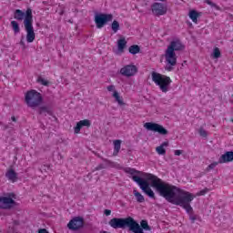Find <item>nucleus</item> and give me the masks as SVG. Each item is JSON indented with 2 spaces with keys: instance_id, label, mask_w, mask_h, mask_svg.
Listing matches in <instances>:
<instances>
[{
  "instance_id": "42",
  "label": "nucleus",
  "mask_w": 233,
  "mask_h": 233,
  "mask_svg": "<svg viewBox=\"0 0 233 233\" xmlns=\"http://www.w3.org/2000/svg\"><path fill=\"white\" fill-rule=\"evenodd\" d=\"M11 119H12V121H14V123L17 122V119L15 118V116H12Z\"/></svg>"
},
{
  "instance_id": "21",
  "label": "nucleus",
  "mask_w": 233,
  "mask_h": 233,
  "mask_svg": "<svg viewBox=\"0 0 233 233\" xmlns=\"http://www.w3.org/2000/svg\"><path fill=\"white\" fill-rule=\"evenodd\" d=\"M119 150H121V140H115L113 156H117Z\"/></svg>"
},
{
  "instance_id": "33",
  "label": "nucleus",
  "mask_w": 233,
  "mask_h": 233,
  "mask_svg": "<svg viewBox=\"0 0 233 233\" xmlns=\"http://www.w3.org/2000/svg\"><path fill=\"white\" fill-rule=\"evenodd\" d=\"M218 165H219V162H213V163H211V164L207 167V170H212V169L216 168V167H218Z\"/></svg>"
},
{
  "instance_id": "5",
  "label": "nucleus",
  "mask_w": 233,
  "mask_h": 233,
  "mask_svg": "<svg viewBox=\"0 0 233 233\" xmlns=\"http://www.w3.org/2000/svg\"><path fill=\"white\" fill-rule=\"evenodd\" d=\"M25 99L29 108H37L43 103V96L35 89L27 91Z\"/></svg>"
},
{
  "instance_id": "36",
  "label": "nucleus",
  "mask_w": 233,
  "mask_h": 233,
  "mask_svg": "<svg viewBox=\"0 0 233 233\" xmlns=\"http://www.w3.org/2000/svg\"><path fill=\"white\" fill-rule=\"evenodd\" d=\"M103 168H106L105 165H104V164H100V165H98V166L95 168V170H103Z\"/></svg>"
},
{
  "instance_id": "25",
  "label": "nucleus",
  "mask_w": 233,
  "mask_h": 233,
  "mask_svg": "<svg viewBox=\"0 0 233 233\" xmlns=\"http://www.w3.org/2000/svg\"><path fill=\"white\" fill-rule=\"evenodd\" d=\"M119 22L117 20H114L111 24V29L114 32V34H117L119 32Z\"/></svg>"
},
{
  "instance_id": "37",
  "label": "nucleus",
  "mask_w": 233,
  "mask_h": 233,
  "mask_svg": "<svg viewBox=\"0 0 233 233\" xmlns=\"http://www.w3.org/2000/svg\"><path fill=\"white\" fill-rule=\"evenodd\" d=\"M104 214H105V216H110V214H112V210L105 209Z\"/></svg>"
},
{
  "instance_id": "27",
  "label": "nucleus",
  "mask_w": 233,
  "mask_h": 233,
  "mask_svg": "<svg viewBox=\"0 0 233 233\" xmlns=\"http://www.w3.org/2000/svg\"><path fill=\"white\" fill-rule=\"evenodd\" d=\"M37 83H40V85H43L44 86H48L50 85V82L41 76L37 78Z\"/></svg>"
},
{
  "instance_id": "15",
  "label": "nucleus",
  "mask_w": 233,
  "mask_h": 233,
  "mask_svg": "<svg viewBox=\"0 0 233 233\" xmlns=\"http://www.w3.org/2000/svg\"><path fill=\"white\" fill-rule=\"evenodd\" d=\"M233 161V151H227L225 154L221 155L218 159L219 165H223V163H230Z\"/></svg>"
},
{
  "instance_id": "40",
  "label": "nucleus",
  "mask_w": 233,
  "mask_h": 233,
  "mask_svg": "<svg viewBox=\"0 0 233 233\" xmlns=\"http://www.w3.org/2000/svg\"><path fill=\"white\" fill-rule=\"evenodd\" d=\"M38 233H50V232H48V230H46V228H41L38 230Z\"/></svg>"
},
{
  "instance_id": "28",
  "label": "nucleus",
  "mask_w": 233,
  "mask_h": 233,
  "mask_svg": "<svg viewBox=\"0 0 233 233\" xmlns=\"http://www.w3.org/2000/svg\"><path fill=\"white\" fill-rule=\"evenodd\" d=\"M213 57L215 59H218V57H221V51H219V48L216 47L213 51Z\"/></svg>"
},
{
  "instance_id": "20",
  "label": "nucleus",
  "mask_w": 233,
  "mask_h": 233,
  "mask_svg": "<svg viewBox=\"0 0 233 233\" xmlns=\"http://www.w3.org/2000/svg\"><path fill=\"white\" fill-rule=\"evenodd\" d=\"M112 97L115 98L116 103H118L119 106H124L125 102L123 101V97L119 96V92L114 91Z\"/></svg>"
},
{
  "instance_id": "29",
  "label": "nucleus",
  "mask_w": 233,
  "mask_h": 233,
  "mask_svg": "<svg viewBox=\"0 0 233 233\" xmlns=\"http://www.w3.org/2000/svg\"><path fill=\"white\" fill-rule=\"evenodd\" d=\"M79 123L82 127H90V125H92V123L88 119L80 120Z\"/></svg>"
},
{
  "instance_id": "2",
  "label": "nucleus",
  "mask_w": 233,
  "mask_h": 233,
  "mask_svg": "<svg viewBox=\"0 0 233 233\" xmlns=\"http://www.w3.org/2000/svg\"><path fill=\"white\" fill-rule=\"evenodd\" d=\"M124 172L132 176L131 179H133L135 183L138 185L141 190L144 191L145 194L148 196V198H151V199H156V194L154 193L152 188H150V184L148 183V181H151V187L154 188V187L152 186V179H149V177L150 176H153L154 177H157V179L161 178L157 177L156 175H152L150 173H143L132 167L124 168Z\"/></svg>"
},
{
  "instance_id": "8",
  "label": "nucleus",
  "mask_w": 233,
  "mask_h": 233,
  "mask_svg": "<svg viewBox=\"0 0 233 233\" xmlns=\"http://www.w3.org/2000/svg\"><path fill=\"white\" fill-rule=\"evenodd\" d=\"M16 196L15 193H8L6 197H0V208L5 210L9 208H14V207L17 206V202H15Z\"/></svg>"
},
{
  "instance_id": "31",
  "label": "nucleus",
  "mask_w": 233,
  "mask_h": 233,
  "mask_svg": "<svg viewBox=\"0 0 233 233\" xmlns=\"http://www.w3.org/2000/svg\"><path fill=\"white\" fill-rule=\"evenodd\" d=\"M198 134H199V136H201L202 137H207V136H208V134H207V131H206L203 127H200V128H199Z\"/></svg>"
},
{
  "instance_id": "4",
  "label": "nucleus",
  "mask_w": 233,
  "mask_h": 233,
  "mask_svg": "<svg viewBox=\"0 0 233 233\" xmlns=\"http://www.w3.org/2000/svg\"><path fill=\"white\" fill-rule=\"evenodd\" d=\"M181 50H185V45H183L181 40L177 39L170 42L165 55L167 61L165 70H167V72H172V70H174V67L172 66H176L177 63L176 52H181Z\"/></svg>"
},
{
  "instance_id": "6",
  "label": "nucleus",
  "mask_w": 233,
  "mask_h": 233,
  "mask_svg": "<svg viewBox=\"0 0 233 233\" xmlns=\"http://www.w3.org/2000/svg\"><path fill=\"white\" fill-rule=\"evenodd\" d=\"M151 76L152 81L155 82L157 86H159L161 92H168V86L172 83V80L168 76L156 72H152Z\"/></svg>"
},
{
  "instance_id": "19",
  "label": "nucleus",
  "mask_w": 233,
  "mask_h": 233,
  "mask_svg": "<svg viewBox=\"0 0 233 233\" xmlns=\"http://www.w3.org/2000/svg\"><path fill=\"white\" fill-rule=\"evenodd\" d=\"M165 147H168V142H163L160 146L156 147V152L158 156H165V154H167Z\"/></svg>"
},
{
  "instance_id": "43",
  "label": "nucleus",
  "mask_w": 233,
  "mask_h": 233,
  "mask_svg": "<svg viewBox=\"0 0 233 233\" xmlns=\"http://www.w3.org/2000/svg\"><path fill=\"white\" fill-rule=\"evenodd\" d=\"M105 161H106V163H110V161H108V160H106V159H105Z\"/></svg>"
},
{
  "instance_id": "23",
  "label": "nucleus",
  "mask_w": 233,
  "mask_h": 233,
  "mask_svg": "<svg viewBox=\"0 0 233 233\" xmlns=\"http://www.w3.org/2000/svg\"><path fill=\"white\" fill-rule=\"evenodd\" d=\"M198 17H199V13L196 10H191L189 12V19L193 21V23H198Z\"/></svg>"
},
{
  "instance_id": "12",
  "label": "nucleus",
  "mask_w": 233,
  "mask_h": 233,
  "mask_svg": "<svg viewBox=\"0 0 233 233\" xmlns=\"http://www.w3.org/2000/svg\"><path fill=\"white\" fill-rule=\"evenodd\" d=\"M85 227V218L83 217H74L67 224V228L69 230H80V228H83Z\"/></svg>"
},
{
  "instance_id": "24",
  "label": "nucleus",
  "mask_w": 233,
  "mask_h": 233,
  "mask_svg": "<svg viewBox=\"0 0 233 233\" xmlns=\"http://www.w3.org/2000/svg\"><path fill=\"white\" fill-rule=\"evenodd\" d=\"M133 192H134L135 198H137V203H145V197H143V195H141L139 191L135 189Z\"/></svg>"
},
{
  "instance_id": "39",
  "label": "nucleus",
  "mask_w": 233,
  "mask_h": 233,
  "mask_svg": "<svg viewBox=\"0 0 233 233\" xmlns=\"http://www.w3.org/2000/svg\"><path fill=\"white\" fill-rule=\"evenodd\" d=\"M23 39H24V37L21 38L20 45H21V46H24V48H26V45L25 44V40H23Z\"/></svg>"
},
{
  "instance_id": "7",
  "label": "nucleus",
  "mask_w": 233,
  "mask_h": 233,
  "mask_svg": "<svg viewBox=\"0 0 233 233\" xmlns=\"http://www.w3.org/2000/svg\"><path fill=\"white\" fill-rule=\"evenodd\" d=\"M132 217L127 218H114L109 220V225L112 227V228H122V230H125V228H128L130 232H132Z\"/></svg>"
},
{
  "instance_id": "26",
  "label": "nucleus",
  "mask_w": 233,
  "mask_h": 233,
  "mask_svg": "<svg viewBox=\"0 0 233 233\" xmlns=\"http://www.w3.org/2000/svg\"><path fill=\"white\" fill-rule=\"evenodd\" d=\"M11 26L15 34H19V32H21V28H19V23H17L16 21L15 20L11 21Z\"/></svg>"
},
{
  "instance_id": "35",
  "label": "nucleus",
  "mask_w": 233,
  "mask_h": 233,
  "mask_svg": "<svg viewBox=\"0 0 233 233\" xmlns=\"http://www.w3.org/2000/svg\"><path fill=\"white\" fill-rule=\"evenodd\" d=\"M208 5H209V6H212L213 8H218V5L216 4H214V2L210 1V0H207Z\"/></svg>"
},
{
  "instance_id": "34",
  "label": "nucleus",
  "mask_w": 233,
  "mask_h": 233,
  "mask_svg": "<svg viewBox=\"0 0 233 233\" xmlns=\"http://www.w3.org/2000/svg\"><path fill=\"white\" fill-rule=\"evenodd\" d=\"M108 92H116V86L111 85L107 86Z\"/></svg>"
},
{
  "instance_id": "13",
  "label": "nucleus",
  "mask_w": 233,
  "mask_h": 233,
  "mask_svg": "<svg viewBox=\"0 0 233 233\" xmlns=\"http://www.w3.org/2000/svg\"><path fill=\"white\" fill-rule=\"evenodd\" d=\"M151 10L154 14V15H165V14H167L168 7L167 6V5L165 4H161V3H154L151 5Z\"/></svg>"
},
{
  "instance_id": "41",
  "label": "nucleus",
  "mask_w": 233,
  "mask_h": 233,
  "mask_svg": "<svg viewBox=\"0 0 233 233\" xmlns=\"http://www.w3.org/2000/svg\"><path fill=\"white\" fill-rule=\"evenodd\" d=\"M13 225H15V227H18V225H20L19 220H14Z\"/></svg>"
},
{
  "instance_id": "30",
  "label": "nucleus",
  "mask_w": 233,
  "mask_h": 233,
  "mask_svg": "<svg viewBox=\"0 0 233 233\" xmlns=\"http://www.w3.org/2000/svg\"><path fill=\"white\" fill-rule=\"evenodd\" d=\"M81 128H83V126H81L80 122L76 123V126L75 127V134H79L81 132Z\"/></svg>"
},
{
  "instance_id": "38",
  "label": "nucleus",
  "mask_w": 233,
  "mask_h": 233,
  "mask_svg": "<svg viewBox=\"0 0 233 233\" xmlns=\"http://www.w3.org/2000/svg\"><path fill=\"white\" fill-rule=\"evenodd\" d=\"M183 154V151L182 150H175V156H181Z\"/></svg>"
},
{
  "instance_id": "10",
  "label": "nucleus",
  "mask_w": 233,
  "mask_h": 233,
  "mask_svg": "<svg viewBox=\"0 0 233 233\" xmlns=\"http://www.w3.org/2000/svg\"><path fill=\"white\" fill-rule=\"evenodd\" d=\"M144 230H152V228L148 225L147 220H141L140 225L137 223V221L134 218H132L131 222V232L133 233H145Z\"/></svg>"
},
{
  "instance_id": "11",
  "label": "nucleus",
  "mask_w": 233,
  "mask_h": 233,
  "mask_svg": "<svg viewBox=\"0 0 233 233\" xmlns=\"http://www.w3.org/2000/svg\"><path fill=\"white\" fill-rule=\"evenodd\" d=\"M144 128L146 130H150L151 132H157L158 134H160V136L168 135V130H167V128L157 123L147 122L146 124H144Z\"/></svg>"
},
{
  "instance_id": "9",
  "label": "nucleus",
  "mask_w": 233,
  "mask_h": 233,
  "mask_svg": "<svg viewBox=\"0 0 233 233\" xmlns=\"http://www.w3.org/2000/svg\"><path fill=\"white\" fill-rule=\"evenodd\" d=\"M114 19V15L112 14H103L97 13L95 15V24L96 28H103L107 23H110Z\"/></svg>"
},
{
  "instance_id": "22",
  "label": "nucleus",
  "mask_w": 233,
  "mask_h": 233,
  "mask_svg": "<svg viewBox=\"0 0 233 233\" xmlns=\"http://www.w3.org/2000/svg\"><path fill=\"white\" fill-rule=\"evenodd\" d=\"M129 54H132V56H136V54H139L141 52V47L137 45H133L129 46Z\"/></svg>"
},
{
  "instance_id": "14",
  "label": "nucleus",
  "mask_w": 233,
  "mask_h": 233,
  "mask_svg": "<svg viewBox=\"0 0 233 233\" xmlns=\"http://www.w3.org/2000/svg\"><path fill=\"white\" fill-rule=\"evenodd\" d=\"M120 74L125 77H132L135 74H137V66L135 65H127L120 69Z\"/></svg>"
},
{
  "instance_id": "32",
  "label": "nucleus",
  "mask_w": 233,
  "mask_h": 233,
  "mask_svg": "<svg viewBox=\"0 0 233 233\" xmlns=\"http://www.w3.org/2000/svg\"><path fill=\"white\" fill-rule=\"evenodd\" d=\"M208 192H210V189L206 187V188L200 190L199 192H198L197 196H205V194H208Z\"/></svg>"
},
{
  "instance_id": "17",
  "label": "nucleus",
  "mask_w": 233,
  "mask_h": 233,
  "mask_svg": "<svg viewBox=\"0 0 233 233\" xmlns=\"http://www.w3.org/2000/svg\"><path fill=\"white\" fill-rule=\"evenodd\" d=\"M5 177H7L9 181H12V183H15V181H17V173L14 169H9L5 173Z\"/></svg>"
},
{
  "instance_id": "16",
  "label": "nucleus",
  "mask_w": 233,
  "mask_h": 233,
  "mask_svg": "<svg viewBox=\"0 0 233 233\" xmlns=\"http://www.w3.org/2000/svg\"><path fill=\"white\" fill-rule=\"evenodd\" d=\"M38 114L40 116H54L52 108L47 106H42L38 108Z\"/></svg>"
},
{
  "instance_id": "1",
  "label": "nucleus",
  "mask_w": 233,
  "mask_h": 233,
  "mask_svg": "<svg viewBox=\"0 0 233 233\" xmlns=\"http://www.w3.org/2000/svg\"><path fill=\"white\" fill-rule=\"evenodd\" d=\"M149 179L152 180V187H154L156 192H157L161 198H165L166 201L172 205H177V207L185 208L187 214H189L191 223H196L198 215L192 214L194 208H192V206L190 205V203L194 201L196 196L176 186H172L152 175H149Z\"/></svg>"
},
{
  "instance_id": "18",
  "label": "nucleus",
  "mask_w": 233,
  "mask_h": 233,
  "mask_svg": "<svg viewBox=\"0 0 233 233\" xmlns=\"http://www.w3.org/2000/svg\"><path fill=\"white\" fill-rule=\"evenodd\" d=\"M127 39L125 37H121L117 40V50L118 52H125V48H127Z\"/></svg>"
},
{
  "instance_id": "3",
  "label": "nucleus",
  "mask_w": 233,
  "mask_h": 233,
  "mask_svg": "<svg viewBox=\"0 0 233 233\" xmlns=\"http://www.w3.org/2000/svg\"><path fill=\"white\" fill-rule=\"evenodd\" d=\"M14 19H16V21H23L24 19L26 41L27 43H34L35 40V33L34 32V15H32V9L27 8L25 13L21 9H16L14 13Z\"/></svg>"
}]
</instances>
